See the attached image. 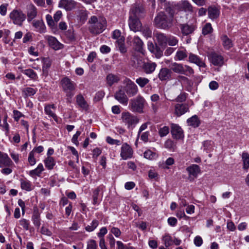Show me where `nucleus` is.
<instances>
[{
    "label": "nucleus",
    "mask_w": 249,
    "mask_h": 249,
    "mask_svg": "<svg viewBox=\"0 0 249 249\" xmlns=\"http://www.w3.org/2000/svg\"><path fill=\"white\" fill-rule=\"evenodd\" d=\"M76 103L82 109L86 110L88 109L89 106L82 95L79 94L76 96Z\"/></svg>",
    "instance_id": "30"
},
{
    "label": "nucleus",
    "mask_w": 249,
    "mask_h": 249,
    "mask_svg": "<svg viewBox=\"0 0 249 249\" xmlns=\"http://www.w3.org/2000/svg\"><path fill=\"white\" fill-rule=\"evenodd\" d=\"M27 17L28 22L31 21L33 19L36 18L37 14V10L35 6L30 4L27 6Z\"/></svg>",
    "instance_id": "17"
},
{
    "label": "nucleus",
    "mask_w": 249,
    "mask_h": 249,
    "mask_svg": "<svg viewBox=\"0 0 249 249\" xmlns=\"http://www.w3.org/2000/svg\"><path fill=\"white\" fill-rule=\"evenodd\" d=\"M19 223L21 226L26 230H28L29 228L30 222L25 219H22L19 221Z\"/></svg>",
    "instance_id": "58"
},
{
    "label": "nucleus",
    "mask_w": 249,
    "mask_h": 249,
    "mask_svg": "<svg viewBox=\"0 0 249 249\" xmlns=\"http://www.w3.org/2000/svg\"><path fill=\"white\" fill-rule=\"evenodd\" d=\"M124 42V37H121L116 41L117 47H118L119 51L122 53H125L126 52V48L125 47Z\"/></svg>",
    "instance_id": "39"
},
{
    "label": "nucleus",
    "mask_w": 249,
    "mask_h": 249,
    "mask_svg": "<svg viewBox=\"0 0 249 249\" xmlns=\"http://www.w3.org/2000/svg\"><path fill=\"white\" fill-rule=\"evenodd\" d=\"M163 240L164 242V245L166 247H168L173 244V239L169 235H165L163 237Z\"/></svg>",
    "instance_id": "53"
},
{
    "label": "nucleus",
    "mask_w": 249,
    "mask_h": 249,
    "mask_svg": "<svg viewBox=\"0 0 249 249\" xmlns=\"http://www.w3.org/2000/svg\"><path fill=\"white\" fill-rule=\"evenodd\" d=\"M99 224L98 221L94 219L92 222L90 224V225H88L86 227L85 229L87 231L90 232L93 231L96 227L98 226Z\"/></svg>",
    "instance_id": "48"
},
{
    "label": "nucleus",
    "mask_w": 249,
    "mask_h": 249,
    "mask_svg": "<svg viewBox=\"0 0 249 249\" xmlns=\"http://www.w3.org/2000/svg\"><path fill=\"white\" fill-rule=\"evenodd\" d=\"M20 186L22 190L26 191H31L32 190L31 182L25 179H20Z\"/></svg>",
    "instance_id": "32"
},
{
    "label": "nucleus",
    "mask_w": 249,
    "mask_h": 249,
    "mask_svg": "<svg viewBox=\"0 0 249 249\" xmlns=\"http://www.w3.org/2000/svg\"><path fill=\"white\" fill-rule=\"evenodd\" d=\"M167 44L170 46H175L178 44V41L176 37L171 36H167Z\"/></svg>",
    "instance_id": "52"
},
{
    "label": "nucleus",
    "mask_w": 249,
    "mask_h": 249,
    "mask_svg": "<svg viewBox=\"0 0 249 249\" xmlns=\"http://www.w3.org/2000/svg\"><path fill=\"white\" fill-rule=\"evenodd\" d=\"M140 31L142 32L143 36L146 38L151 36L152 31L147 26H144L143 27H142Z\"/></svg>",
    "instance_id": "47"
},
{
    "label": "nucleus",
    "mask_w": 249,
    "mask_h": 249,
    "mask_svg": "<svg viewBox=\"0 0 249 249\" xmlns=\"http://www.w3.org/2000/svg\"><path fill=\"white\" fill-rule=\"evenodd\" d=\"M242 160L243 162V168L248 169L249 168V154L247 152H243L242 154Z\"/></svg>",
    "instance_id": "40"
},
{
    "label": "nucleus",
    "mask_w": 249,
    "mask_h": 249,
    "mask_svg": "<svg viewBox=\"0 0 249 249\" xmlns=\"http://www.w3.org/2000/svg\"><path fill=\"white\" fill-rule=\"evenodd\" d=\"M156 67V63L151 61L144 62L142 66L143 71L146 74H150L153 72Z\"/></svg>",
    "instance_id": "23"
},
{
    "label": "nucleus",
    "mask_w": 249,
    "mask_h": 249,
    "mask_svg": "<svg viewBox=\"0 0 249 249\" xmlns=\"http://www.w3.org/2000/svg\"><path fill=\"white\" fill-rule=\"evenodd\" d=\"M120 155L123 160H127L132 157L133 150L128 144L125 143L122 145Z\"/></svg>",
    "instance_id": "15"
},
{
    "label": "nucleus",
    "mask_w": 249,
    "mask_h": 249,
    "mask_svg": "<svg viewBox=\"0 0 249 249\" xmlns=\"http://www.w3.org/2000/svg\"><path fill=\"white\" fill-rule=\"evenodd\" d=\"M187 99V94L185 92L181 93L175 99V101L178 103H184Z\"/></svg>",
    "instance_id": "51"
},
{
    "label": "nucleus",
    "mask_w": 249,
    "mask_h": 249,
    "mask_svg": "<svg viewBox=\"0 0 249 249\" xmlns=\"http://www.w3.org/2000/svg\"><path fill=\"white\" fill-rule=\"evenodd\" d=\"M45 113L49 116L52 117L55 121H57V116L51 110V106L47 105L45 107Z\"/></svg>",
    "instance_id": "50"
},
{
    "label": "nucleus",
    "mask_w": 249,
    "mask_h": 249,
    "mask_svg": "<svg viewBox=\"0 0 249 249\" xmlns=\"http://www.w3.org/2000/svg\"><path fill=\"white\" fill-rule=\"evenodd\" d=\"M122 122L128 129H133L139 122V118L128 111L123 112L121 114Z\"/></svg>",
    "instance_id": "3"
},
{
    "label": "nucleus",
    "mask_w": 249,
    "mask_h": 249,
    "mask_svg": "<svg viewBox=\"0 0 249 249\" xmlns=\"http://www.w3.org/2000/svg\"><path fill=\"white\" fill-rule=\"evenodd\" d=\"M46 19L47 20V22L48 24L50 26L53 27V26H54V25H55L54 22L55 21H54V19L53 20V19L52 17L50 15H46Z\"/></svg>",
    "instance_id": "61"
},
{
    "label": "nucleus",
    "mask_w": 249,
    "mask_h": 249,
    "mask_svg": "<svg viewBox=\"0 0 249 249\" xmlns=\"http://www.w3.org/2000/svg\"><path fill=\"white\" fill-rule=\"evenodd\" d=\"M157 41L160 45L165 46L167 44V36L163 33H157L156 35Z\"/></svg>",
    "instance_id": "33"
},
{
    "label": "nucleus",
    "mask_w": 249,
    "mask_h": 249,
    "mask_svg": "<svg viewBox=\"0 0 249 249\" xmlns=\"http://www.w3.org/2000/svg\"><path fill=\"white\" fill-rule=\"evenodd\" d=\"M171 128V133L174 139H180L183 137V131L179 125L173 124Z\"/></svg>",
    "instance_id": "21"
},
{
    "label": "nucleus",
    "mask_w": 249,
    "mask_h": 249,
    "mask_svg": "<svg viewBox=\"0 0 249 249\" xmlns=\"http://www.w3.org/2000/svg\"><path fill=\"white\" fill-rule=\"evenodd\" d=\"M188 61L192 63H194L199 67L205 68L206 65L205 62L198 56L193 53L189 54Z\"/></svg>",
    "instance_id": "18"
},
{
    "label": "nucleus",
    "mask_w": 249,
    "mask_h": 249,
    "mask_svg": "<svg viewBox=\"0 0 249 249\" xmlns=\"http://www.w3.org/2000/svg\"><path fill=\"white\" fill-rule=\"evenodd\" d=\"M66 36L71 41H74L75 40V36L72 30H69L67 32Z\"/></svg>",
    "instance_id": "60"
},
{
    "label": "nucleus",
    "mask_w": 249,
    "mask_h": 249,
    "mask_svg": "<svg viewBox=\"0 0 249 249\" xmlns=\"http://www.w3.org/2000/svg\"><path fill=\"white\" fill-rule=\"evenodd\" d=\"M61 85L63 89L66 92H68L67 96L70 98L73 96L71 91L74 90L75 84L71 80L68 78L65 77L61 80Z\"/></svg>",
    "instance_id": "9"
},
{
    "label": "nucleus",
    "mask_w": 249,
    "mask_h": 249,
    "mask_svg": "<svg viewBox=\"0 0 249 249\" xmlns=\"http://www.w3.org/2000/svg\"><path fill=\"white\" fill-rule=\"evenodd\" d=\"M97 245L96 242L93 240H90L88 242L87 249H96Z\"/></svg>",
    "instance_id": "64"
},
{
    "label": "nucleus",
    "mask_w": 249,
    "mask_h": 249,
    "mask_svg": "<svg viewBox=\"0 0 249 249\" xmlns=\"http://www.w3.org/2000/svg\"><path fill=\"white\" fill-rule=\"evenodd\" d=\"M210 62L214 66H221L224 64L223 57L214 52L211 53L209 55Z\"/></svg>",
    "instance_id": "14"
},
{
    "label": "nucleus",
    "mask_w": 249,
    "mask_h": 249,
    "mask_svg": "<svg viewBox=\"0 0 249 249\" xmlns=\"http://www.w3.org/2000/svg\"><path fill=\"white\" fill-rule=\"evenodd\" d=\"M124 86H122L123 89L129 97H133L138 92L137 86L131 80L128 78L125 77L123 82Z\"/></svg>",
    "instance_id": "5"
},
{
    "label": "nucleus",
    "mask_w": 249,
    "mask_h": 249,
    "mask_svg": "<svg viewBox=\"0 0 249 249\" xmlns=\"http://www.w3.org/2000/svg\"><path fill=\"white\" fill-rule=\"evenodd\" d=\"M45 167L49 170L53 169L55 164V162L53 158L50 156H48L44 160Z\"/></svg>",
    "instance_id": "34"
},
{
    "label": "nucleus",
    "mask_w": 249,
    "mask_h": 249,
    "mask_svg": "<svg viewBox=\"0 0 249 249\" xmlns=\"http://www.w3.org/2000/svg\"><path fill=\"white\" fill-rule=\"evenodd\" d=\"M149 82V80L145 77H140L136 80V83L142 88L144 87Z\"/></svg>",
    "instance_id": "41"
},
{
    "label": "nucleus",
    "mask_w": 249,
    "mask_h": 249,
    "mask_svg": "<svg viewBox=\"0 0 249 249\" xmlns=\"http://www.w3.org/2000/svg\"><path fill=\"white\" fill-rule=\"evenodd\" d=\"M164 12L171 18L174 20V17L178 11V4L174 2H168L165 3L164 6Z\"/></svg>",
    "instance_id": "10"
},
{
    "label": "nucleus",
    "mask_w": 249,
    "mask_h": 249,
    "mask_svg": "<svg viewBox=\"0 0 249 249\" xmlns=\"http://www.w3.org/2000/svg\"><path fill=\"white\" fill-rule=\"evenodd\" d=\"M183 65L181 64L174 63L172 64L171 70L174 72L182 74L183 72Z\"/></svg>",
    "instance_id": "38"
},
{
    "label": "nucleus",
    "mask_w": 249,
    "mask_h": 249,
    "mask_svg": "<svg viewBox=\"0 0 249 249\" xmlns=\"http://www.w3.org/2000/svg\"><path fill=\"white\" fill-rule=\"evenodd\" d=\"M183 18L184 17L182 16L180 14L178 13L174 17V23L176 24L177 25H179L180 26V24H183L182 22L184 21Z\"/></svg>",
    "instance_id": "49"
},
{
    "label": "nucleus",
    "mask_w": 249,
    "mask_h": 249,
    "mask_svg": "<svg viewBox=\"0 0 249 249\" xmlns=\"http://www.w3.org/2000/svg\"><path fill=\"white\" fill-rule=\"evenodd\" d=\"M219 14L220 11L216 7H210L208 8V16L210 18L216 19L219 17Z\"/></svg>",
    "instance_id": "31"
},
{
    "label": "nucleus",
    "mask_w": 249,
    "mask_h": 249,
    "mask_svg": "<svg viewBox=\"0 0 249 249\" xmlns=\"http://www.w3.org/2000/svg\"><path fill=\"white\" fill-rule=\"evenodd\" d=\"M145 103V100L144 98L141 95H138L136 98L131 99L129 107L133 112L142 113L143 112V109Z\"/></svg>",
    "instance_id": "4"
},
{
    "label": "nucleus",
    "mask_w": 249,
    "mask_h": 249,
    "mask_svg": "<svg viewBox=\"0 0 249 249\" xmlns=\"http://www.w3.org/2000/svg\"><path fill=\"white\" fill-rule=\"evenodd\" d=\"M43 62V71H45L47 70L49 68H50L52 60L49 57L43 58L42 59Z\"/></svg>",
    "instance_id": "45"
},
{
    "label": "nucleus",
    "mask_w": 249,
    "mask_h": 249,
    "mask_svg": "<svg viewBox=\"0 0 249 249\" xmlns=\"http://www.w3.org/2000/svg\"><path fill=\"white\" fill-rule=\"evenodd\" d=\"M33 27H34L36 31L40 33H43L45 32V25L41 20H34L32 23Z\"/></svg>",
    "instance_id": "27"
},
{
    "label": "nucleus",
    "mask_w": 249,
    "mask_h": 249,
    "mask_svg": "<svg viewBox=\"0 0 249 249\" xmlns=\"http://www.w3.org/2000/svg\"><path fill=\"white\" fill-rule=\"evenodd\" d=\"M181 33L183 36H188L194 33L196 28V23L188 22L186 23L180 24Z\"/></svg>",
    "instance_id": "11"
},
{
    "label": "nucleus",
    "mask_w": 249,
    "mask_h": 249,
    "mask_svg": "<svg viewBox=\"0 0 249 249\" xmlns=\"http://www.w3.org/2000/svg\"><path fill=\"white\" fill-rule=\"evenodd\" d=\"M76 4V2L73 0H60L59 7L67 11H71L75 7Z\"/></svg>",
    "instance_id": "20"
},
{
    "label": "nucleus",
    "mask_w": 249,
    "mask_h": 249,
    "mask_svg": "<svg viewBox=\"0 0 249 249\" xmlns=\"http://www.w3.org/2000/svg\"><path fill=\"white\" fill-rule=\"evenodd\" d=\"M169 132V128L168 126H164L160 128L159 130V134L161 137L166 136Z\"/></svg>",
    "instance_id": "56"
},
{
    "label": "nucleus",
    "mask_w": 249,
    "mask_h": 249,
    "mask_svg": "<svg viewBox=\"0 0 249 249\" xmlns=\"http://www.w3.org/2000/svg\"><path fill=\"white\" fill-rule=\"evenodd\" d=\"M119 80V77L117 75L112 73L108 74L106 77L107 83L109 86H111L114 83H117Z\"/></svg>",
    "instance_id": "29"
},
{
    "label": "nucleus",
    "mask_w": 249,
    "mask_h": 249,
    "mask_svg": "<svg viewBox=\"0 0 249 249\" xmlns=\"http://www.w3.org/2000/svg\"><path fill=\"white\" fill-rule=\"evenodd\" d=\"M203 243V240L199 236H196L194 239V244L197 247H200Z\"/></svg>",
    "instance_id": "63"
},
{
    "label": "nucleus",
    "mask_w": 249,
    "mask_h": 249,
    "mask_svg": "<svg viewBox=\"0 0 249 249\" xmlns=\"http://www.w3.org/2000/svg\"><path fill=\"white\" fill-rule=\"evenodd\" d=\"M28 161L29 163V164L33 166L35 165L36 163V160L34 157V154L33 153V152H30L29 154L28 158Z\"/></svg>",
    "instance_id": "59"
},
{
    "label": "nucleus",
    "mask_w": 249,
    "mask_h": 249,
    "mask_svg": "<svg viewBox=\"0 0 249 249\" xmlns=\"http://www.w3.org/2000/svg\"><path fill=\"white\" fill-rule=\"evenodd\" d=\"M213 31V29L210 23H207L203 26L202 30V33L203 35L206 36L212 33Z\"/></svg>",
    "instance_id": "42"
},
{
    "label": "nucleus",
    "mask_w": 249,
    "mask_h": 249,
    "mask_svg": "<svg viewBox=\"0 0 249 249\" xmlns=\"http://www.w3.org/2000/svg\"><path fill=\"white\" fill-rule=\"evenodd\" d=\"M174 20L164 12H160L154 19V24L158 28L169 30L174 26Z\"/></svg>",
    "instance_id": "2"
},
{
    "label": "nucleus",
    "mask_w": 249,
    "mask_h": 249,
    "mask_svg": "<svg viewBox=\"0 0 249 249\" xmlns=\"http://www.w3.org/2000/svg\"><path fill=\"white\" fill-rule=\"evenodd\" d=\"M102 190V188L101 186H99L93 191L92 196L93 204H96L98 202L99 193Z\"/></svg>",
    "instance_id": "46"
},
{
    "label": "nucleus",
    "mask_w": 249,
    "mask_h": 249,
    "mask_svg": "<svg viewBox=\"0 0 249 249\" xmlns=\"http://www.w3.org/2000/svg\"><path fill=\"white\" fill-rule=\"evenodd\" d=\"M145 15V10L142 4L135 3L132 7L129 16L139 18H143Z\"/></svg>",
    "instance_id": "7"
},
{
    "label": "nucleus",
    "mask_w": 249,
    "mask_h": 249,
    "mask_svg": "<svg viewBox=\"0 0 249 249\" xmlns=\"http://www.w3.org/2000/svg\"><path fill=\"white\" fill-rule=\"evenodd\" d=\"M172 72L167 68H161L158 74V77L161 81L169 80L171 78Z\"/></svg>",
    "instance_id": "16"
},
{
    "label": "nucleus",
    "mask_w": 249,
    "mask_h": 249,
    "mask_svg": "<svg viewBox=\"0 0 249 249\" xmlns=\"http://www.w3.org/2000/svg\"><path fill=\"white\" fill-rule=\"evenodd\" d=\"M88 29L92 35H97L102 33L107 26L105 18L92 16L88 21Z\"/></svg>",
    "instance_id": "1"
},
{
    "label": "nucleus",
    "mask_w": 249,
    "mask_h": 249,
    "mask_svg": "<svg viewBox=\"0 0 249 249\" xmlns=\"http://www.w3.org/2000/svg\"><path fill=\"white\" fill-rule=\"evenodd\" d=\"M139 19V18L129 16L128 24L131 30L135 32L140 30L142 24Z\"/></svg>",
    "instance_id": "13"
},
{
    "label": "nucleus",
    "mask_w": 249,
    "mask_h": 249,
    "mask_svg": "<svg viewBox=\"0 0 249 249\" xmlns=\"http://www.w3.org/2000/svg\"><path fill=\"white\" fill-rule=\"evenodd\" d=\"M186 170L189 173V176H193L194 178H196L198 174L200 172V169L199 166L196 164H192L188 167Z\"/></svg>",
    "instance_id": "25"
},
{
    "label": "nucleus",
    "mask_w": 249,
    "mask_h": 249,
    "mask_svg": "<svg viewBox=\"0 0 249 249\" xmlns=\"http://www.w3.org/2000/svg\"><path fill=\"white\" fill-rule=\"evenodd\" d=\"M193 103H177L174 106V115L180 117L189 111V108Z\"/></svg>",
    "instance_id": "8"
},
{
    "label": "nucleus",
    "mask_w": 249,
    "mask_h": 249,
    "mask_svg": "<svg viewBox=\"0 0 249 249\" xmlns=\"http://www.w3.org/2000/svg\"><path fill=\"white\" fill-rule=\"evenodd\" d=\"M189 125L194 127H198L200 124V121L196 115H194L187 120Z\"/></svg>",
    "instance_id": "36"
},
{
    "label": "nucleus",
    "mask_w": 249,
    "mask_h": 249,
    "mask_svg": "<svg viewBox=\"0 0 249 249\" xmlns=\"http://www.w3.org/2000/svg\"><path fill=\"white\" fill-rule=\"evenodd\" d=\"M133 44L136 51L141 53L142 52L143 43L139 37L137 36L134 37Z\"/></svg>",
    "instance_id": "26"
},
{
    "label": "nucleus",
    "mask_w": 249,
    "mask_h": 249,
    "mask_svg": "<svg viewBox=\"0 0 249 249\" xmlns=\"http://www.w3.org/2000/svg\"><path fill=\"white\" fill-rule=\"evenodd\" d=\"M36 89H34L31 87H27L22 89V93L25 97L33 96L36 94Z\"/></svg>",
    "instance_id": "37"
},
{
    "label": "nucleus",
    "mask_w": 249,
    "mask_h": 249,
    "mask_svg": "<svg viewBox=\"0 0 249 249\" xmlns=\"http://www.w3.org/2000/svg\"><path fill=\"white\" fill-rule=\"evenodd\" d=\"M183 72L182 74L189 75L194 73V71L193 69L188 65H183Z\"/></svg>",
    "instance_id": "54"
},
{
    "label": "nucleus",
    "mask_w": 249,
    "mask_h": 249,
    "mask_svg": "<svg viewBox=\"0 0 249 249\" xmlns=\"http://www.w3.org/2000/svg\"><path fill=\"white\" fill-rule=\"evenodd\" d=\"M22 72L24 74L28 76L29 77L32 79H36L37 78V75L36 73L32 69H26L22 71Z\"/></svg>",
    "instance_id": "43"
},
{
    "label": "nucleus",
    "mask_w": 249,
    "mask_h": 249,
    "mask_svg": "<svg viewBox=\"0 0 249 249\" xmlns=\"http://www.w3.org/2000/svg\"><path fill=\"white\" fill-rule=\"evenodd\" d=\"M46 38L47 39L49 45L53 49L58 50L63 48V44L59 42L54 37L48 36L46 37Z\"/></svg>",
    "instance_id": "22"
},
{
    "label": "nucleus",
    "mask_w": 249,
    "mask_h": 249,
    "mask_svg": "<svg viewBox=\"0 0 249 249\" xmlns=\"http://www.w3.org/2000/svg\"><path fill=\"white\" fill-rule=\"evenodd\" d=\"M144 157L147 159L152 160L156 157V154L152 151L147 150L144 153Z\"/></svg>",
    "instance_id": "55"
},
{
    "label": "nucleus",
    "mask_w": 249,
    "mask_h": 249,
    "mask_svg": "<svg viewBox=\"0 0 249 249\" xmlns=\"http://www.w3.org/2000/svg\"><path fill=\"white\" fill-rule=\"evenodd\" d=\"M8 6V3H4L0 6V14L1 16H4L6 15Z\"/></svg>",
    "instance_id": "57"
},
{
    "label": "nucleus",
    "mask_w": 249,
    "mask_h": 249,
    "mask_svg": "<svg viewBox=\"0 0 249 249\" xmlns=\"http://www.w3.org/2000/svg\"><path fill=\"white\" fill-rule=\"evenodd\" d=\"M9 18L14 24L21 26L25 20L26 16L19 9H14L9 14Z\"/></svg>",
    "instance_id": "6"
},
{
    "label": "nucleus",
    "mask_w": 249,
    "mask_h": 249,
    "mask_svg": "<svg viewBox=\"0 0 249 249\" xmlns=\"http://www.w3.org/2000/svg\"><path fill=\"white\" fill-rule=\"evenodd\" d=\"M32 220L34 224L37 228H39L41 223L40 218V214L38 211H34L32 216Z\"/></svg>",
    "instance_id": "35"
},
{
    "label": "nucleus",
    "mask_w": 249,
    "mask_h": 249,
    "mask_svg": "<svg viewBox=\"0 0 249 249\" xmlns=\"http://www.w3.org/2000/svg\"><path fill=\"white\" fill-rule=\"evenodd\" d=\"M222 45L224 48L226 50H229L233 46L232 41L227 36L222 35L221 37Z\"/></svg>",
    "instance_id": "28"
},
{
    "label": "nucleus",
    "mask_w": 249,
    "mask_h": 249,
    "mask_svg": "<svg viewBox=\"0 0 249 249\" xmlns=\"http://www.w3.org/2000/svg\"><path fill=\"white\" fill-rule=\"evenodd\" d=\"M114 98L120 103L124 105H126L129 100L127 95L122 86L120 87L119 90L115 92Z\"/></svg>",
    "instance_id": "12"
},
{
    "label": "nucleus",
    "mask_w": 249,
    "mask_h": 249,
    "mask_svg": "<svg viewBox=\"0 0 249 249\" xmlns=\"http://www.w3.org/2000/svg\"><path fill=\"white\" fill-rule=\"evenodd\" d=\"M178 4V11L183 10L185 12H192L193 8L190 2L187 0H182L177 2Z\"/></svg>",
    "instance_id": "24"
},
{
    "label": "nucleus",
    "mask_w": 249,
    "mask_h": 249,
    "mask_svg": "<svg viewBox=\"0 0 249 249\" xmlns=\"http://www.w3.org/2000/svg\"><path fill=\"white\" fill-rule=\"evenodd\" d=\"M121 37H124L121 36V33L119 30H115L112 33V38L117 39H120Z\"/></svg>",
    "instance_id": "62"
},
{
    "label": "nucleus",
    "mask_w": 249,
    "mask_h": 249,
    "mask_svg": "<svg viewBox=\"0 0 249 249\" xmlns=\"http://www.w3.org/2000/svg\"><path fill=\"white\" fill-rule=\"evenodd\" d=\"M13 162L6 153L0 151V167H10Z\"/></svg>",
    "instance_id": "19"
},
{
    "label": "nucleus",
    "mask_w": 249,
    "mask_h": 249,
    "mask_svg": "<svg viewBox=\"0 0 249 249\" xmlns=\"http://www.w3.org/2000/svg\"><path fill=\"white\" fill-rule=\"evenodd\" d=\"M187 57L186 50H178L176 53V59L178 60H182Z\"/></svg>",
    "instance_id": "44"
}]
</instances>
